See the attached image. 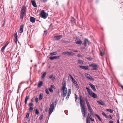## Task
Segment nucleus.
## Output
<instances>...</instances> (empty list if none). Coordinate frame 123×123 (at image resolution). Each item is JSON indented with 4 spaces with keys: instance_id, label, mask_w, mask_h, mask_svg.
Returning a JSON list of instances; mask_svg holds the SVG:
<instances>
[{
    "instance_id": "f704fd0d",
    "label": "nucleus",
    "mask_w": 123,
    "mask_h": 123,
    "mask_svg": "<svg viewBox=\"0 0 123 123\" xmlns=\"http://www.w3.org/2000/svg\"><path fill=\"white\" fill-rule=\"evenodd\" d=\"M35 113L37 115H38L39 113V111L37 109H36Z\"/></svg>"
},
{
    "instance_id": "6ab92c4d",
    "label": "nucleus",
    "mask_w": 123,
    "mask_h": 123,
    "mask_svg": "<svg viewBox=\"0 0 123 123\" xmlns=\"http://www.w3.org/2000/svg\"><path fill=\"white\" fill-rule=\"evenodd\" d=\"M29 96H26L25 99V104H26L27 103V101L29 99Z\"/></svg>"
},
{
    "instance_id": "2f4dec72",
    "label": "nucleus",
    "mask_w": 123,
    "mask_h": 123,
    "mask_svg": "<svg viewBox=\"0 0 123 123\" xmlns=\"http://www.w3.org/2000/svg\"><path fill=\"white\" fill-rule=\"evenodd\" d=\"M71 18H72V19H71V22H74V23H75V21H76L75 19L73 17H71Z\"/></svg>"
},
{
    "instance_id": "7c9ffc66",
    "label": "nucleus",
    "mask_w": 123,
    "mask_h": 123,
    "mask_svg": "<svg viewBox=\"0 0 123 123\" xmlns=\"http://www.w3.org/2000/svg\"><path fill=\"white\" fill-rule=\"evenodd\" d=\"M90 120L89 119L88 116H87L86 117V123H90Z\"/></svg>"
},
{
    "instance_id": "e2e57ef3",
    "label": "nucleus",
    "mask_w": 123,
    "mask_h": 123,
    "mask_svg": "<svg viewBox=\"0 0 123 123\" xmlns=\"http://www.w3.org/2000/svg\"><path fill=\"white\" fill-rule=\"evenodd\" d=\"M9 43H8L6 44H5V45L4 46V47H5V48L8 45V44Z\"/></svg>"
},
{
    "instance_id": "bb28decb",
    "label": "nucleus",
    "mask_w": 123,
    "mask_h": 123,
    "mask_svg": "<svg viewBox=\"0 0 123 123\" xmlns=\"http://www.w3.org/2000/svg\"><path fill=\"white\" fill-rule=\"evenodd\" d=\"M46 74V72H44L42 74V76H41L42 78V79L43 78L45 77Z\"/></svg>"
},
{
    "instance_id": "0eeeda50",
    "label": "nucleus",
    "mask_w": 123,
    "mask_h": 123,
    "mask_svg": "<svg viewBox=\"0 0 123 123\" xmlns=\"http://www.w3.org/2000/svg\"><path fill=\"white\" fill-rule=\"evenodd\" d=\"M90 43V42L88 39L85 38L84 39L83 44L85 46H87V43L88 45H89Z\"/></svg>"
},
{
    "instance_id": "4d7b16f0",
    "label": "nucleus",
    "mask_w": 123,
    "mask_h": 123,
    "mask_svg": "<svg viewBox=\"0 0 123 123\" xmlns=\"http://www.w3.org/2000/svg\"><path fill=\"white\" fill-rule=\"evenodd\" d=\"M41 1L43 2H45L47 1V0H40Z\"/></svg>"
},
{
    "instance_id": "b1692460",
    "label": "nucleus",
    "mask_w": 123,
    "mask_h": 123,
    "mask_svg": "<svg viewBox=\"0 0 123 123\" xmlns=\"http://www.w3.org/2000/svg\"><path fill=\"white\" fill-rule=\"evenodd\" d=\"M94 115H95L96 116V117H97L98 119H99V120L100 121H101V119L100 118V117L99 116L98 114H96V113H95L94 114Z\"/></svg>"
},
{
    "instance_id": "69168bd1",
    "label": "nucleus",
    "mask_w": 123,
    "mask_h": 123,
    "mask_svg": "<svg viewBox=\"0 0 123 123\" xmlns=\"http://www.w3.org/2000/svg\"><path fill=\"white\" fill-rule=\"evenodd\" d=\"M89 79L92 81H94V79L93 78H92V76H91V77H90Z\"/></svg>"
},
{
    "instance_id": "412c9836",
    "label": "nucleus",
    "mask_w": 123,
    "mask_h": 123,
    "mask_svg": "<svg viewBox=\"0 0 123 123\" xmlns=\"http://www.w3.org/2000/svg\"><path fill=\"white\" fill-rule=\"evenodd\" d=\"M85 75L86 77L88 79H90V77H91V76L89 74L86 73H85Z\"/></svg>"
},
{
    "instance_id": "0e129e2a",
    "label": "nucleus",
    "mask_w": 123,
    "mask_h": 123,
    "mask_svg": "<svg viewBox=\"0 0 123 123\" xmlns=\"http://www.w3.org/2000/svg\"><path fill=\"white\" fill-rule=\"evenodd\" d=\"M9 43H8L6 44H5V45L4 46V47H5V48L8 45V44Z\"/></svg>"
},
{
    "instance_id": "9b49d317",
    "label": "nucleus",
    "mask_w": 123,
    "mask_h": 123,
    "mask_svg": "<svg viewBox=\"0 0 123 123\" xmlns=\"http://www.w3.org/2000/svg\"><path fill=\"white\" fill-rule=\"evenodd\" d=\"M62 35H59L58 36H55L54 37V38L55 40H60L61 38L62 37Z\"/></svg>"
},
{
    "instance_id": "680f3d73",
    "label": "nucleus",
    "mask_w": 123,
    "mask_h": 123,
    "mask_svg": "<svg viewBox=\"0 0 123 123\" xmlns=\"http://www.w3.org/2000/svg\"><path fill=\"white\" fill-rule=\"evenodd\" d=\"M9 43H8L6 44H5V45L4 46V47H5V48L8 45V44Z\"/></svg>"
},
{
    "instance_id": "774afa93",
    "label": "nucleus",
    "mask_w": 123,
    "mask_h": 123,
    "mask_svg": "<svg viewBox=\"0 0 123 123\" xmlns=\"http://www.w3.org/2000/svg\"><path fill=\"white\" fill-rule=\"evenodd\" d=\"M33 105V104L32 103H29V105L30 106H31L32 105Z\"/></svg>"
},
{
    "instance_id": "cd10ccee",
    "label": "nucleus",
    "mask_w": 123,
    "mask_h": 123,
    "mask_svg": "<svg viewBox=\"0 0 123 123\" xmlns=\"http://www.w3.org/2000/svg\"><path fill=\"white\" fill-rule=\"evenodd\" d=\"M13 36L15 37V38H18V35L17 34V32L16 31H15L14 34Z\"/></svg>"
},
{
    "instance_id": "de8ad7c7",
    "label": "nucleus",
    "mask_w": 123,
    "mask_h": 123,
    "mask_svg": "<svg viewBox=\"0 0 123 123\" xmlns=\"http://www.w3.org/2000/svg\"><path fill=\"white\" fill-rule=\"evenodd\" d=\"M86 46H82L80 47V49H81L84 50L86 49Z\"/></svg>"
},
{
    "instance_id": "338daca9",
    "label": "nucleus",
    "mask_w": 123,
    "mask_h": 123,
    "mask_svg": "<svg viewBox=\"0 0 123 123\" xmlns=\"http://www.w3.org/2000/svg\"><path fill=\"white\" fill-rule=\"evenodd\" d=\"M55 77H52L51 78V80H55Z\"/></svg>"
},
{
    "instance_id": "a878e982",
    "label": "nucleus",
    "mask_w": 123,
    "mask_h": 123,
    "mask_svg": "<svg viewBox=\"0 0 123 123\" xmlns=\"http://www.w3.org/2000/svg\"><path fill=\"white\" fill-rule=\"evenodd\" d=\"M53 109H51L50 108H49V113L50 115L51 114L52 112L53 111Z\"/></svg>"
},
{
    "instance_id": "bf43d9fd",
    "label": "nucleus",
    "mask_w": 123,
    "mask_h": 123,
    "mask_svg": "<svg viewBox=\"0 0 123 123\" xmlns=\"http://www.w3.org/2000/svg\"><path fill=\"white\" fill-rule=\"evenodd\" d=\"M90 119L92 121H94V119H93L91 117H90Z\"/></svg>"
},
{
    "instance_id": "f8f14e48",
    "label": "nucleus",
    "mask_w": 123,
    "mask_h": 123,
    "mask_svg": "<svg viewBox=\"0 0 123 123\" xmlns=\"http://www.w3.org/2000/svg\"><path fill=\"white\" fill-rule=\"evenodd\" d=\"M24 25L23 24H22L20 26V28L19 30V32L20 33H22L23 31V28Z\"/></svg>"
},
{
    "instance_id": "4be33fe9",
    "label": "nucleus",
    "mask_w": 123,
    "mask_h": 123,
    "mask_svg": "<svg viewBox=\"0 0 123 123\" xmlns=\"http://www.w3.org/2000/svg\"><path fill=\"white\" fill-rule=\"evenodd\" d=\"M78 63L82 65L84 64L83 61L81 60H79L78 61Z\"/></svg>"
},
{
    "instance_id": "4c0bfd02",
    "label": "nucleus",
    "mask_w": 123,
    "mask_h": 123,
    "mask_svg": "<svg viewBox=\"0 0 123 123\" xmlns=\"http://www.w3.org/2000/svg\"><path fill=\"white\" fill-rule=\"evenodd\" d=\"M43 114L41 115L39 118V119L40 120H41L43 118Z\"/></svg>"
},
{
    "instance_id": "37998d69",
    "label": "nucleus",
    "mask_w": 123,
    "mask_h": 123,
    "mask_svg": "<svg viewBox=\"0 0 123 123\" xmlns=\"http://www.w3.org/2000/svg\"><path fill=\"white\" fill-rule=\"evenodd\" d=\"M29 113H27L26 115V118L28 119H29Z\"/></svg>"
},
{
    "instance_id": "dca6fc26",
    "label": "nucleus",
    "mask_w": 123,
    "mask_h": 123,
    "mask_svg": "<svg viewBox=\"0 0 123 123\" xmlns=\"http://www.w3.org/2000/svg\"><path fill=\"white\" fill-rule=\"evenodd\" d=\"M97 102L98 104L102 105H105V103L102 100L98 101H97Z\"/></svg>"
},
{
    "instance_id": "7ed1b4c3",
    "label": "nucleus",
    "mask_w": 123,
    "mask_h": 123,
    "mask_svg": "<svg viewBox=\"0 0 123 123\" xmlns=\"http://www.w3.org/2000/svg\"><path fill=\"white\" fill-rule=\"evenodd\" d=\"M86 89L89 95L92 97L94 98H98L97 95L95 93L91 91V90L88 87H86Z\"/></svg>"
},
{
    "instance_id": "79ce46f5",
    "label": "nucleus",
    "mask_w": 123,
    "mask_h": 123,
    "mask_svg": "<svg viewBox=\"0 0 123 123\" xmlns=\"http://www.w3.org/2000/svg\"><path fill=\"white\" fill-rule=\"evenodd\" d=\"M75 101H76V100L78 99V96L76 95V94L75 95Z\"/></svg>"
},
{
    "instance_id": "5fc2aeb1",
    "label": "nucleus",
    "mask_w": 123,
    "mask_h": 123,
    "mask_svg": "<svg viewBox=\"0 0 123 123\" xmlns=\"http://www.w3.org/2000/svg\"><path fill=\"white\" fill-rule=\"evenodd\" d=\"M35 101L37 103L38 101V98L37 97H36L35 98Z\"/></svg>"
},
{
    "instance_id": "8fccbe9b",
    "label": "nucleus",
    "mask_w": 123,
    "mask_h": 123,
    "mask_svg": "<svg viewBox=\"0 0 123 123\" xmlns=\"http://www.w3.org/2000/svg\"><path fill=\"white\" fill-rule=\"evenodd\" d=\"M18 41V38H15L14 40V42L16 43H17Z\"/></svg>"
},
{
    "instance_id": "603ef678",
    "label": "nucleus",
    "mask_w": 123,
    "mask_h": 123,
    "mask_svg": "<svg viewBox=\"0 0 123 123\" xmlns=\"http://www.w3.org/2000/svg\"><path fill=\"white\" fill-rule=\"evenodd\" d=\"M100 54L101 56H103L104 54L101 51L100 52Z\"/></svg>"
},
{
    "instance_id": "39448f33",
    "label": "nucleus",
    "mask_w": 123,
    "mask_h": 123,
    "mask_svg": "<svg viewBox=\"0 0 123 123\" xmlns=\"http://www.w3.org/2000/svg\"><path fill=\"white\" fill-rule=\"evenodd\" d=\"M48 15L45 12L44 10H42L41 12V17L42 18L46 19Z\"/></svg>"
},
{
    "instance_id": "a211bd4d",
    "label": "nucleus",
    "mask_w": 123,
    "mask_h": 123,
    "mask_svg": "<svg viewBox=\"0 0 123 123\" xmlns=\"http://www.w3.org/2000/svg\"><path fill=\"white\" fill-rule=\"evenodd\" d=\"M54 105L55 104H54V103H52V104L50 105V108L54 110L56 107Z\"/></svg>"
},
{
    "instance_id": "9d476101",
    "label": "nucleus",
    "mask_w": 123,
    "mask_h": 123,
    "mask_svg": "<svg viewBox=\"0 0 123 123\" xmlns=\"http://www.w3.org/2000/svg\"><path fill=\"white\" fill-rule=\"evenodd\" d=\"M79 67L81 69L85 70H87L89 69V67L88 66H83L80 65Z\"/></svg>"
},
{
    "instance_id": "393cba45",
    "label": "nucleus",
    "mask_w": 123,
    "mask_h": 123,
    "mask_svg": "<svg viewBox=\"0 0 123 123\" xmlns=\"http://www.w3.org/2000/svg\"><path fill=\"white\" fill-rule=\"evenodd\" d=\"M43 82L42 81H40L38 83V87H40L41 86L43 85Z\"/></svg>"
},
{
    "instance_id": "c03bdc74",
    "label": "nucleus",
    "mask_w": 123,
    "mask_h": 123,
    "mask_svg": "<svg viewBox=\"0 0 123 123\" xmlns=\"http://www.w3.org/2000/svg\"><path fill=\"white\" fill-rule=\"evenodd\" d=\"M45 91H46V93L47 94H49V92L48 90V89H45Z\"/></svg>"
},
{
    "instance_id": "13d9d810",
    "label": "nucleus",
    "mask_w": 123,
    "mask_h": 123,
    "mask_svg": "<svg viewBox=\"0 0 123 123\" xmlns=\"http://www.w3.org/2000/svg\"><path fill=\"white\" fill-rule=\"evenodd\" d=\"M72 80V82H73V83L74 84L75 83H76V82H77L76 81H75V79H73V80Z\"/></svg>"
},
{
    "instance_id": "052dcab7",
    "label": "nucleus",
    "mask_w": 123,
    "mask_h": 123,
    "mask_svg": "<svg viewBox=\"0 0 123 123\" xmlns=\"http://www.w3.org/2000/svg\"><path fill=\"white\" fill-rule=\"evenodd\" d=\"M50 88H55V87L54 86L52 85H51Z\"/></svg>"
},
{
    "instance_id": "2eb2a0df",
    "label": "nucleus",
    "mask_w": 123,
    "mask_h": 123,
    "mask_svg": "<svg viewBox=\"0 0 123 123\" xmlns=\"http://www.w3.org/2000/svg\"><path fill=\"white\" fill-rule=\"evenodd\" d=\"M35 18L32 17H31L30 18V20L31 22L34 23L35 22Z\"/></svg>"
},
{
    "instance_id": "ddd939ff",
    "label": "nucleus",
    "mask_w": 123,
    "mask_h": 123,
    "mask_svg": "<svg viewBox=\"0 0 123 123\" xmlns=\"http://www.w3.org/2000/svg\"><path fill=\"white\" fill-rule=\"evenodd\" d=\"M75 43L77 44L81 45L82 43V41L80 39L78 38L76 42Z\"/></svg>"
},
{
    "instance_id": "1a4fd4ad",
    "label": "nucleus",
    "mask_w": 123,
    "mask_h": 123,
    "mask_svg": "<svg viewBox=\"0 0 123 123\" xmlns=\"http://www.w3.org/2000/svg\"><path fill=\"white\" fill-rule=\"evenodd\" d=\"M60 57L59 56H50L49 57V58L51 60H52L55 59H59Z\"/></svg>"
},
{
    "instance_id": "c756f323",
    "label": "nucleus",
    "mask_w": 123,
    "mask_h": 123,
    "mask_svg": "<svg viewBox=\"0 0 123 123\" xmlns=\"http://www.w3.org/2000/svg\"><path fill=\"white\" fill-rule=\"evenodd\" d=\"M87 106L88 107V108L90 110V111L91 110H92V108L90 106L89 104H87Z\"/></svg>"
},
{
    "instance_id": "5701e85b",
    "label": "nucleus",
    "mask_w": 123,
    "mask_h": 123,
    "mask_svg": "<svg viewBox=\"0 0 123 123\" xmlns=\"http://www.w3.org/2000/svg\"><path fill=\"white\" fill-rule=\"evenodd\" d=\"M105 111H109L111 113H113V110L112 109H106Z\"/></svg>"
},
{
    "instance_id": "e433bc0d",
    "label": "nucleus",
    "mask_w": 123,
    "mask_h": 123,
    "mask_svg": "<svg viewBox=\"0 0 123 123\" xmlns=\"http://www.w3.org/2000/svg\"><path fill=\"white\" fill-rule=\"evenodd\" d=\"M57 102L58 100L57 99H56L55 100L54 102H53L54 103V104H55L54 105H55V106H56V104H57Z\"/></svg>"
},
{
    "instance_id": "473e14b6",
    "label": "nucleus",
    "mask_w": 123,
    "mask_h": 123,
    "mask_svg": "<svg viewBox=\"0 0 123 123\" xmlns=\"http://www.w3.org/2000/svg\"><path fill=\"white\" fill-rule=\"evenodd\" d=\"M74 84L75 86L78 89H79V87L78 85V84L77 83V82H76V83H75Z\"/></svg>"
},
{
    "instance_id": "72a5a7b5",
    "label": "nucleus",
    "mask_w": 123,
    "mask_h": 123,
    "mask_svg": "<svg viewBox=\"0 0 123 123\" xmlns=\"http://www.w3.org/2000/svg\"><path fill=\"white\" fill-rule=\"evenodd\" d=\"M86 59H87L89 61H91L92 59V58L91 57H86Z\"/></svg>"
},
{
    "instance_id": "ea45409f",
    "label": "nucleus",
    "mask_w": 123,
    "mask_h": 123,
    "mask_svg": "<svg viewBox=\"0 0 123 123\" xmlns=\"http://www.w3.org/2000/svg\"><path fill=\"white\" fill-rule=\"evenodd\" d=\"M5 48V47H4V46H3L1 49V51L2 52L4 51Z\"/></svg>"
},
{
    "instance_id": "a18cd8bd",
    "label": "nucleus",
    "mask_w": 123,
    "mask_h": 123,
    "mask_svg": "<svg viewBox=\"0 0 123 123\" xmlns=\"http://www.w3.org/2000/svg\"><path fill=\"white\" fill-rule=\"evenodd\" d=\"M70 50H71V51H72L73 52H78V51H77V50L75 49H69Z\"/></svg>"
},
{
    "instance_id": "423d86ee",
    "label": "nucleus",
    "mask_w": 123,
    "mask_h": 123,
    "mask_svg": "<svg viewBox=\"0 0 123 123\" xmlns=\"http://www.w3.org/2000/svg\"><path fill=\"white\" fill-rule=\"evenodd\" d=\"M62 54L64 55H69L73 56L75 55V53H73L72 52L66 51L63 52L62 53Z\"/></svg>"
},
{
    "instance_id": "c9c22d12",
    "label": "nucleus",
    "mask_w": 123,
    "mask_h": 123,
    "mask_svg": "<svg viewBox=\"0 0 123 123\" xmlns=\"http://www.w3.org/2000/svg\"><path fill=\"white\" fill-rule=\"evenodd\" d=\"M96 64H89V65L90 67H93L94 66H95V65Z\"/></svg>"
},
{
    "instance_id": "6e6d98bb",
    "label": "nucleus",
    "mask_w": 123,
    "mask_h": 123,
    "mask_svg": "<svg viewBox=\"0 0 123 123\" xmlns=\"http://www.w3.org/2000/svg\"><path fill=\"white\" fill-rule=\"evenodd\" d=\"M70 95V94H68L67 96L66 97V99H68L69 98V97Z\"/></svg>"
},
{
    "instance_id": "4468645a",
    "label": "nucleus",
    "mask_w": 123,
    "mask_h": 123,
    "mask_svg": "<svg viewBox=\"0 0 123 123\" xmlns=\"http://www.w3.org/2000/svg\"><path fill=\"white\" fill-rule=\"evenodd\" d=\"M31 2L33 6L35 7H37V6L36 5V3L35 0H32L31 1Z\"/></svg>"
},
{
    "instance_id": "f257e3e1",
    "label": "nucleus",
    "mask_w": 123,
    "mask_h": 123,
    "mask_svg": "<svg viewBox=\"0 0 123 123\" xmlns=\"http://www.w3.org/2000/svg\"><path fill=\"white\" fill-rule=\"evenodd\" d=\"M80 100V105L81 107V111L82 115L84 117H85L86 115V111L85 106V103L84 101L83 98L82 96L80 95L79 96Z\"/></svg>"
},
{
    "instance_id": "20e7f679",
    "label": "nucleus",
    "mask_w": 123,
    "mask_h": 123,
    "mask_svg": "<svg viewBox=\"0 0 123 123\" xmlns=\"http://www.w3.org/2000/svg\"><path fill=\"white\" fill-rule=\"evenodd\" d=\"M26 8L25 6H24L22 8L20 12V17L21 19H23L24 16V14L26 13Z\"/></svg>"
},
{
    "instance_id": "864d4df0",
    "label": "nucleus",
    "mask_w": 123,
    "mask_h": 123,
    "mask_svg": "<svg viewBox=\"0 0 123 123\" xmlns=\"http://www.w3.org/2000/svg\"><path fill=\"white\" fill-rule=\"evenodd\" d=\"M77 56L78 57H82V55H81L79 54H78L77 55Z\"/></svg>"
},
{
    "instance_id": "a19ab883",
    "label": "nucleus",
    "mask_w": 123,
    "mask_h": 123,
    "mask_svg": "<svg viewBox=\"0 0 123 123\" xmlns=\"http://www.w3.org/2000/svg\"><path fill=\"white\" fill-rule=\"evenodd\" d=\"M25 82H21L19 85L18 86V88H20V87L21 85L25 83Z\"/></svg>"
},
{
    "instance_id": "49530a36",
    "label": "nucleus",
    "mask_w": 123,
    "mask_h": 123,
    "mask_svg": "<svg viewBox=\"0 0 123 123\" xmlns=\"http://www.w3.org/2000/svg\"><path fill=\"white\" fill-rule=\"evenodd\" d=\"M49 91L51 92H53V91L52 89L50 88V87L49 88Z\"/></svg>"
},
{
    "instance_id": "c85d7f7f",
    "label": "nucleus",
    "mask_w": 123,
    "mask_h": 123,
    "mask_svg": "<svg viewBox=\"0 0 123 123\" xmlns=\"http://www.w3.org/2000/svg\"><path fill=\"white\" fill-rule=\"evenodd\" d=\"M57 53V52L56 51H55L51 53L50 54L51 55H56Z\"/></svg>"
},
{
    "instance_id": "f03ea898",
    "label": "nucleus",
    "mask_w": 123,
    "mask_h": 123,
    "mask_svg": "<svg viewBox=\"0 0 123 123\" xmlns=\"http://www.w3.org/2000/svg\"><path fill=\"white\" fill-rule=\"evenodd\" d=\"M66 82H64L63 84V86L61 89V90L63 91V94L62 95V96L63 98L66 96L67 93V88L66 87Z\"/></svg>"
},
{
    "instance_id": "f3484780",
    "label": "nucleus",
    "mask_w": 123,
    "mask_h": 123,
    "mask_svg": "<svg viewBox=\"0 0 123 123\" xmlns=\"http://www.w3.org/2000/svg\"><path fill=\"white\" fill-rule=\"evenodd\" d=\"M98 66L96 64L95 65V66L93 67L91 69V70H97L98 68Z\"/></svg>"
},
{
    "instance_id": "aec40b11",
    "label": "nucleus",
    "mask_w": 123,
    "mask_h": 123,
    "mask_svg": "<svg viewBox=\"0 0 123 123\" xmlns=\"http://www.w3.org/2000/svg\"><path fill=\"white\" fill-rule=\"evenodd\" d=\"M43 93H41L39 95V100H41L43 98Z\"/></svg>"
},
{
    "instance_id": "09e8293b",
    "label": "nucleus",
    "mask_w": 123,
    "mask_h": 123,
    "mask_svg": "<svg viewBox=\"0 0 123 123\" xmlns=\"http://www.w3.org/2000/svg\"><path fill=\"white\" fill-rule=\"evenodd\" d=\"M33 109V106L31 107L29 109V110L30 111H32Z\"/></svg>"
},
{
    "instance_id": "3c124183",
    "label": "nucleus",
    "mask_w": 123,
    "mask_h": 123,
    "mask_svg": "<svg viewBox=\"0 0 123 123\" xmlns=\"http://www.w3.org/2000/svg\"><path fill=\"white\" fill-rule=\"evenodd\" d=\"M68 94H69L70 95V94L71 93V90L70 89H68Z\"/></svg>"
},
{
    "instance_id": "58836bf2",
    "label": "nucleus",
    "mask_w": 123,
    "mask_h": 123,
    "mask_svg": "<svg viewBox=\"0 0 123 123\" xmlns=\"http://www.w3.org/2000/svg\"><path fill=\"white\" fill-rule=\"evenodd\" d=\"M85 100L86 103V104H89V102L88 101L87 99L86 98H85Z\"/></svg>"
},
{
    "instance_id": "6e6552de",
    "label": "nucleus",
    "mask_w": 123,
    "mask_h": 123,
    "mask_svg": "<svg viewBox=\"0 0 123 123\" xmlns=\"http://www.w3.org/2000/svg\"><path fill=\"white\" fill-rule=\"evenodd\" d=\"M88 84L91 88L95 92L96 91V90L95 88V87L90 82Z\"/></svg>"
}]
</instances>
